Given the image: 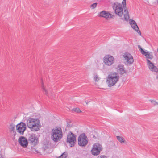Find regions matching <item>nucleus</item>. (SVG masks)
Here are the masks:
<instances>
[{
	"label": "nucleus",
	"mask_w": 158,
	"mask_h": 158,
	"mask_svg": "<svg viewBox=\"0 0 158 158\" xmlns=\"http://www.w3.org/2000/svg\"><path fill=\"white\" fill-rule=\"evenodd\" d=\"M113 8L115 14L121 18V19L127 21L129 19L127 8L126 7V0H123L122 4L118 2L114 3Z\"/></svg>",
	"instance_id": "f257e3e1"
},
{
	"label": "nucleus",
	"mask_w": 158,
	"mask_h": 158,
	"mask_svg": "<svg viewBox=\"0 0 158 158\" xmlns=\"http://www.w3.org/2000/svg\"><path fill=\"white\" fill-rule=\"evenodd\" d=\"M27 127L31 131H36L39 130L41 127L40 121L38 119L29 118L27 121Z\"/></svg>",
	"instance_id": "f03ea898"
},
{
	"label": "nucleus",
	"mask_w": 158,
	"mask_h": 158,
	"mask_svg": "<svg viewBox=\"0 0 158 158\" xmlns=\"http://www.w3.org/2000/svg\"><path fill=\"white\" fill-rule=\"evenodd\" d=\"M119 76L118 73L114 72L109 74L106 79V83L108 86L111 87L114 85L118 81Z\"/></svg>",
	"instance_id": "7ed1b4c3"
},
{
	"label": "nucleus",
	"mask_w": 158,
	"mask_h": 158,
	"mask_svg": "<svg viewBox=\"0 0 158 158\" xmlns=\"http://www.w3.org/2000/svg\"><path fill=\"white\" fill-rule=\"evenodd\" d=\"M63 137L61 128L56 127L53 129L51 133V138L55 142L59 141Z\"/></svg>",
	"instance_id": "20e7f679"
},
{
	"label": "nucleus",
	"mask_w": 158,
	"mask_h": 158,
	"mask_svg": "<svg viewBox=\"0 0 158 158\" xmlns=\"http://www.w3.org/2000/svg\"><path fill=\"white\" fill-rule=\"evenodd\" d=\"M147 58L148 65L149 69L152 71L157 72L158 71V69L156 67L154 66L153 64L148 59H152L153 58V56L152 52H145L143 54Z\"/></svg>",
	"instance_id": "39448f33"
},
{
	"label": "nucleus",
	"mask_w": 158,
	"mask_h": 158,
	"mask_svg": "<svg viewBox=\"0 0 158 158\" xmlns=\"http://www.w3.org/2000/svg\"><path fill=\"white\" fill-rule=\"evenodd\" d=\"M102 149L103 148L101 144L98 143H96L93 145L91 151V153L93 155L98 156L100 154Z\"/></svg>",
	"instance_id": "423d86ee"
},
{
	"label": "nucleus",
	"mask_w": 158,
	"mask_h": 158,
	"mask_svg": "<svg viewBox=\"0 0 158 158\" xmlns=\"http://www.w3.org/2000/svg\"><path fill=\"white\" fill-rule=\"evenodd\" d=\"M76 141V135L71 131H69L67 135L66 142L69 143L70 147L74 146Z\"/></svg>",
	"instance_id": "0eeeda50"
},
{
	"label": "nucleus",
	"mask_w": 158,
	"mask_h": 158,
	"mask_svg": "<svg viewBox=\"0 0 158 158\" xmlns=\"http://www.w3.org/2000/svg\"><path fill=\"white\" fill-rule=\"evenodd\" d=\"M78 144L80 146H85L88 143L87 138L85 133L81 134L78 138Z\"/></svg>",
	"instance_id": "6e6552de"
},
{
	"label": "nucleus",
	"mask_w": 158,
	"mask_h": 158,
	"mask_svg": "<svg viewBox=\"0 0 158 158\" xmlns=\"http://www.w3.org/2000/svg\"><path fill=\"white\" fill-rule=\"evenodd\" d=\"M16 130L21 135H23L26 129V125L23 122H20L16 126Z\"/></svg>",
	"instance_id": "1a4fd4ad"
},
{
	"label": "nucleus",
	"mask_w": 158,
	"mask_h": 158,
	"mask_svg": "<svg viewBox=\"0 0 158 158\" xmlns=\"http://www.w3.org/2000/svg\"><path fill=\"white\" fill-rule=\"evenodd\" d=\"M104 61L106 65H111L114 62V58L110 55H106L104 58Z\"/></svg>",
	"instance_id": "9d476101"
},
{
	"label": "nucleus",
	"mask_w": 158,
	"mask_h": 158,
	"mask_svg": "<svg viewBox=\"0 0 158 158\" xmlns=\"http://www.w3.org/2000/svg\"><path fill=\"white\" fill-rule=\"evenodd\" d=\"M19 142L20 144L23 148L26 147L28 145V142L27 139L23 136H21L19 138Z\"/></svg>",
	"instance_id": "9b49d317"
},
{
	"label": "nucleus",
	"mask_w": 158,
	"mask_h": 158,
	"mask_svg": "<svg viewBox=\"0 0 158 158\" xmlns=\"http://www.w3.org/2000/svg\"><path fill=\"white\" fill-rule=\"evenodd\" d=\"M125 59L127 60V64H130L134 62L133 58L132 56L128 53H126L123 55Z\"/></svg>",
	"instance_id": "f8f14e48"
},
{
	"label": "nucleus",
	"mask_w": 158,
	"mask_h": 158,
	"mask_svg": "<svg viewBox=\"0 0 158 158\" xmlns=\"http://www.w3.org/2000/svg\"><path fill=\"white\" fill-rule=\"evenodd\" d=\"M99 16V17L105 18L106 19L112 18L113 16V15L108 12H107L106 11H102L100 12Z\"/></svg>",
	"instance_id": "ddd939ff"
},
{
	"label": "nucleus",
	"mask_w": 158,
	"mask_h": 158,
	"mask_svg": "<svg viewBox=\"0 0 158 158\" xmlns=\"http://www.w3.org/2000/svg\"><path fill=\"white\" fill-rule=\"evenodd\" d=\"M130 24L133 28L137 32H138V33H139L140 35L141 34V32L140 31L136 23L134 20L131 19L130 22Z\"/></svg>",
	"instance_id": "4468645a"
},
{
	"label": "nucleus",
	"mask_w": 158,
	"mask_h": 158,
	"mask_svg": "<svg viewBox=\"0 0 158 158\" xmlns=\"http://www.w3.org/2000/svg\"><path fill=\"white\" fill-rule=\"evenodd\" d=\"M116 68L118 73L121 75H123L126 72V71L123 65L118 64Z\"/></svg>",
	"instance_id": "2eb2a0df"
},
{
	"label": "nucleus",
	"mask_w": 158,
	"mask_h": 158,
	"mask_svg": "<svg viewBox=\"0 0 158 158\" xmlns=\"http://www.w3.org/2000/svg\"><path fill=\"white\" fill-rule=\"evenodd\" d=\"M37 138L34 134H29L28 135V141L30 143H34L37 142Z\"/></svg>",
	"instance_id": "dca6fc26"
},
{
	"label": "nucleus",
	"mask_w": 158,
	"mask_h": 158,
	"mask_svg": "<svg viewBox=\"0 0 158 158\" xmlns=\"http://www.w3.org/2000/svg\"><path fill=\"white\" fill-rule=\"evenodd\" d=\"M15 125L13 123H11L9 127V129L10 131L12 132L13 131L14 132V131H15Z\"/></svg>",
	"instance_id": "f3484780"
},
{
	"label": "nucleus",
	"mask_w": 158,
	"mask_h": 158,
	"mask_svg": "<svg viewBox=\"0 0 158 158\" xmlns=\"http://www.w3.org/2000/svg\"><path fill=\"white\" fill-rule=\"evenodd\" d=\"M117 138L118 141H119L121 143H126V141L124 140L120 136H117Z\"/></svg>",
	"instance_id": "a211bd4d"
},
{
	"label": "nucleus",
	"mask_w": 158,
	"mask_h": 158,
	"mask_svg": "<svg viewBox=\"0 0 158 158\" xmlns=\"http://www.w3.org/2000/svg\"><path fill=\"white\" fill-rule=\"evenodd\" d=\"M67 155V153L66 152H64L60 156H59L58 158H66Z\"/></svg>",
	"instance_id": "6ab92c4d"
},
{
	"label": "nucleus",
	"mask_w": 158,
	"mask_h": 158,
	"mask_svg": "<svg viewBox=\"0 0 158 158\" xmlns=\"http://www.w3.org/2000/svg\"><path fill=\"white\" fill-rule=\"evenodd\" d=\"M138 48L139 50L141 52V53L143 54L145 52L141 48L140 45H138Z\"/></svg>",
	"instance_id": "aec40b11"
},
{
	"label": "nucleus",
	"mask_w": 158,
	"mask_h": 158,
	"mask_svg": "<svg viewBox=\"0 0 158 158\" xmlns=\"http://www.w3.org/2000/svg\"><path fill=\"white\" fill-rule=\"evenodd\" d=\"M97 5V3H94L91 5L90 6V7L92 9H93L96 7Z\"/></svg>",
	"instance_id": "412c9836"
},
{
	"label": "nucleus",
	"mask_w": 158,
	"mask_h": 158,
	"mask_svg": "<svg viewBox=\"0 0 158 158\" xmlns=\"http://www.w3.org/2000/svg\"><path fill=\"white\" fill-rule=\"evenodd\" d=\"M42 88L43 90L45 91V94H46L47 95H48V93L47 91L45 89V88L44 86V85L43 82L42 83Z\"/></svg>",
	"instance_id": "4be33fe9"
},
{
	"label": "nucleus",
	"mask_w": 158,
	"mask_h": 158,
	"mask_svg": "<svg viewBox=\"0 0 158 158\" xmlns=\"http://www.w3.org/2000/svg\"><path fill=\"white\" fill-rule=\"evenodd\" d=\"M77 113H79L81 112L80 109L78 108H76L73 109Z\"/></svg>",
	"instance_id": "5701e85b"
},
{
	"label": "nucleus",
	"mask_w": 158,
	"mask_h": 158,
	"mask_svg": "<svg viewBox=\"0 0 158 158\" xmlns=\"http://www.w3.org/2000/svg\"><path fill=\"white\" fill-rule=\"evenodd\" d=\"M99 80V77L98 75H96L94 78V80L96 81H98Z\"/></svg>",
	"instance_id": "b1692460"
},
{
	"label": "nucleus",
	"mask_w": 158,
	"mask_h": 158,
	"mask_svg": "<svg viewBox=\"0 0 158 158\" xmlns=\"http://www.w3.org/2000/svg\"><path fill=\"white\" fill-rule=\"evenodd\" d=\"M97 158H107L106 156L105 155L98 156Z\"/></svg>",
	"instance_id": "393cba45"
},
{
	"label": "nucleus",
	"mask_w": 158,
	"mask_h": 158,
	"mask_svg": "<svg viewBox=\"0 0 158 158\" xmlns=\"http://www.w3.org/2000/svg\"><path fill=\"white\" fill-rule=\"evenodd\" d=\"M150 101L152 103H153L154 105H156V103H157V102H156L155 101H154L153 100H150Z\"/></svg>",
	"instance_id": "a878e982"
},
{
	"label": "nucleus",
	"mask_w": 158,
	"mask_h": 158,
	"mask_svg": "<svg viewBox=\"0 0 158 158\" xmlns=\"http://www.w3.org/2000/svg\"><path fill=\"white\" fill-rule=\"evenodd\" d=\"M31 151L34 153L38 152V151L34 148L32 149Z\"/></svg>",
	"instance_id": "bb28decb"
},
{
	"label": "nucleus",
	"mask_w": 158,
	"mask_h": 158,
	"mask_svg": "<svg viewBox=\"0 0 158 158\" xmlns=\"http://www.w3.org/2000/svg\"><path fill=\"white\" fill-rule=\"evenodd\" d=\"M93 138H94L95 139H96V137H95V136L94 135L93 136Z\"/></svg>",
	"instance_id": "cd10ccee"
},
{
	"label": "nucleus",
	"mask_w": 158,
	"mask_h": 158,
	"mask_svg": "<svg viewBox=\"0 0 158 158\" xmlns=\"http://www.w3.org/2000/svg\"><path fill=\"white\" fill-rule=\"evenodd\" d=\"M0 158H3L1 155L0 154Z\"/></svg>",
	"instance_id": "c85d7f7f"
},
{
	"label": "nucleus",
	"mask_w": 158,
	"mask_h": 158,
	"mask_svg": "<svg viewBox=\"0 0 158 158\" xmlns=\"http://www.w3.org/2000/svg\"><path fill=\"white\" fill-rule=\"evenodd\" d=\"M156 79H158V76H157V77H156Z\"/></svg>",
	"instance_id": "c756f323"
},
{
	"label": "nucleus",
	"mask_w": 158,
	"mask_h": 158,
	"mask_svg": "<svg viewBox=\"0 0 158 158\" xmlns=\"http://www.w3.org/2000/svg\"><path fill=\"white\" fill-rule=\"evenodd\" d=\"M85 103H86V104H87L88 102L86 101H85Z\"/></svg>",
	"instance_id": "7c9ffc66"
},
{
	"label": "nucleus",
	"mask_w": 158,
	"mask_h": 158,
	"mask_svg": "<svg viewBox=\"0 0 158 158\" xmlns=\"http://www.w3.org/2000/svg\"><path fill=\"white\" fill-rule=\"evenodd\" d=\"M156 104H157L158 105V103L157 102V103H156Z\"/></svg>",
	"instance_id": "2f4dec72"
}]
</instances>
